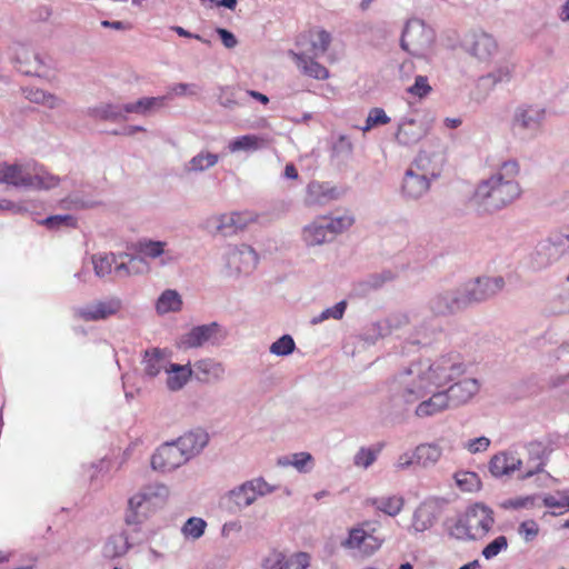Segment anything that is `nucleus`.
Listing matches in <instances>:
<instances>
[{"instance_id":"62","label":"nucleus","mask_w":569,"mask_h":569,"mask_svg":"<svg viewBox=\"0 0 569 569\" xmlns=\"http://www.w3.org/2000/svg\"><path fill=\"white\" fill-rule=\"evenodd\" d=\"M431 87L428 82V78L426 76H417L415 78V82L411 87L407 89V91L418 98H425L431 92Z\"/></svg>"},{"instance_id":"5","label":"nucleus","mask_w":569,"mask_h":569,"mask_svg":"<svg viewBox=\"0 0 569 569\" xmlns=\"http://www.w3.org/2000/svg\"><path fill=\"white\" fill-rule=\"evenodd\" d=\"M277 489V486L268 483L263 477L247 480L228 491L229 508L233 512L242 511L253 505L258 498L266 497Z\"/></svg>"},{"instance_id":"48","label":"nucleus","mask_w":569,"mask_h":569,"mask_svg":"<svg viewBox=\"0 0 569 569\" xmlns=\"http://www.w3.org/2000/svg\"><path fill=\"white\" fill-rule=\"evenodd\" d=\"M41 224L46 226L49 230H59L62 228H76L77 218L72 214H54L43 219Z\"/></svg>"},{"instance_id":"50","label":"nucleus","mask_w":569,"mask_h":569,"mask_svg":"<svg viewBox=\"0 0 569 569\" xmlns=\"http://www.w3.org/2000/svg\"><path fill=\"white\" fill-rule=\"evenodd\" d=\"M296 349V342L290 335H283L269 347L270 353L279 357L291 355Z\"/></svg>"},{"instance_id":"44","label":"nucleus","mask_w":569,"mask_h":569,"mask_svg":"<svg viewBox=\"0 0 569 569\" xmlns=\"http://www.w3.org/2000/svg\"><path fill=\"white\" fill-rule=\"evenodd\" d=\"M331 34L323 30H317V31H310L309 32V41H310V54H313V57H321L323 56L327 50L329 49V46L331 43Z\"/></svg>"},{"instance_id":"52","label":"nucleus","mask_w":569,"mask_h":569,"mask_svg":"<svg viewBox=\"0 0 569 569\" xmlns=\"http://www.w3.org/2000/svg\"><path fill=\"white\" fill-rule=\"evenodd\" d=\"M206 527L207 522L202 518L191 517L184 522L182 533L188 538L199 539L203 536Z\"/></svg>"},{"instance_id":"54","label":"nucleus","mask_w":569,"mask_h":569,"mask_svg":"<svg viewBox=\"0 0 569 569\" xmlns=\"http://www.w3.org/2000/svg\"><path fill=\"white\" fill-rule=\"evenodd\" d=\"M380 448L361 447L353 457V465L361 468H369L378 458Z\"/></svg>"},{"instance_id":"21","label":"nucleus","mask_w":569,"mask_h":569,"mask_svg":"<svg viewBox=\"0 0 569 569\" xmlns=\"http://www.w3.org/2000/svg\"><path fill=\"white\" fill-rule=\"evenodd\" d=\"M438 389L431 388V391L425 398L419 399L416 403L415 415L418 418H428L450 409V405L445 391H437Z\"/></svg>"},{"instance_id":"41","label":"nucleus","mask_w":569,"mask_h":569,"mask_svg":"<svg viewBox=\"0 0 569 569\" xmlns=\"http://www.w3.org/2000/svg\"><path fill=\"white\" fill-rule=\"evenodd\" d=\"M181 307V297L172 289L164 290L156 302V310L159 315L180 311Z\"/></svg>"},{"instance_id":"23","label":"nucleus","mask_w":569,"mask_h":569,"mask_svg":"<svg viewBox=\"0 0 569 569\" xmlns=\"http://www.w3.org/2000/svg\"><path fill=\"white\" fill-rule=\"evenodd\" d=\"M288 56L295 61L298 70L303 76L317 80H327L330 77L329 70L316 61L318 57L307 54L306 52H296L295 50H289Z\"/></svg>"},{"instance_id":"56","label":"nucleus","mask_w":569,"mask_h":569,"mask_svg":"<svg viewBox=\"0 0 569 569\" xmlns=\"http://www.w3.org/2000/svg\"><path fill=\"white\" fill-rule=\"evenodd\" d=\"M31 179H34V181H32L33 183L31 189H50L57 187L60 182L59 177L50 174L43 170L32 173Z\"/></svg>"},{"instance_id":"12","label":"nucleus","mask_w":569,"mask_h":569,"mask_svg":"<svg viewBox=\"0 0 569 569\" xmlns=\"http://www.w3.org/2000/svg\"><path fill=\"white\" fill-rule=\"evenodd\" d=\"M466 50L481 61L490 60L498 51L496 39L485 31H471L465 40Z\"/></svg>"},{"instance_id":"18","label":"nucleus","mask_w":569,"mask_h":569,"mask_svg":"<svg viewBox=\"0 0 569 569\" xmlns=\"http://www.w3.org/2000/svg\"><path fill=\"white\" fill-rule=\"evenodd\" d=\"M382 540L366 531L362 527L352 528L348 538L341 542L346 549H357L361 556H371L381 547Z\"/></svg>"},{"instance_id":"26","label":"nucleus","mask_w":569,"mask_h":569,"mask_svg":"<svg viewBox=\"0 0 569 569\" xmlns=\"http://www.w3.org/2000/svg\"><path fill=\"white\" fill-rule=\"evenodd\" d=\"M174 441L179 446L187 461H189L193 457L198 456L208 445L209 435L202 429H194L183 433Z\"/></svg>"},{"instance_id":"35","label":"nucleus","mask_w":569,"mask_h":569,"mask_svg":"<svg viewBox=\"0 0 569 569\" xmlns=\"http://www.w3.org/2000/svg\"><path fill=\"white\" fill-rule=\"evenodd\" d=\"M325 222L326 219L319 217L302 228L301 237L306 246L316 247L321 246L328 241L329 231Z\"/></svg>"},{"instance_id":"1","label":"nucleus","mask_w":569,"mask_h":569,"mask_svg":"<svg viewBox=\"0 0 569 569\" xmlns=\"http://www.w3.org/2000/svg\"><path fill=\"white\" fill-rule=\"evenodd\" d=\"M466 371L459 353L450 352L435 360L423 359L412 362L399 372L391 386V400L395 407L403 410L428 396L431 388L439 389L461 377Z\"/></svg>"},{"instance_id":"28","label":"nucleus","mask_w":569,"mask_h":569,"mask_svg":"<svg viewBox=\"0 0 569 569\" xmlns=\"http://www.w3.org/2000/svg\"><path fill=\"white\" fill-rule=\"evenodd\" d=\"M408 323L406 315L393 316L377 322L371 323L362 333L363 340L369 343H375L379 338L391 335L395 328Z\"/></svg>"},{"instance_id":"11","label":"nucleus","mask_w":569,"mask_h":569,"mask_svg":"<svg viewBox=\"0 0 569 569\" xmlns=\"http://www.w3.org/2000/svg\"><path fill=\"white\" fill-rule=\"evenodd\" d=\"M187 459L176 441L160 446L151 457V467L160 472H171L184 465Z\"/></svg>"},{"instance_id":"31","label":"nucleus","mask_w":569,"mask_h":569,"mask_svg":"<svg viewBox=\"0 0 569 569\" xmlns=\"http://www.w3.org/2000/svg\"><path fill=\"white\" fill-rule=\"evenodd\" d=\"M132 546L133 542L131 541L130 535L123 530L107 538L102 547V556L110 560L120 558L123 557Z\"/></svg>"},{"instance_id":"3","label":"nucleus","mask_w":569,"mask_h":569,"mask_svg":"<svg viewBox=\"0 0 569 569\" xmlns=\"http://www.w3.org/2000/svg\"><path fill=\"white\" fill-rule=\"evenodd\" d=\"M169 489L161 483L148 485L139 492L133 495L128 501V509L124 522L132 527L133 532L140 530V526L154 512L162 507L168 498Z\"/></svg>"},{"instance_id":"51","label":"nucleus","mask_w":569,"mask_h":569,"mask_svg":"<svg viewBox=\"0 0 569 569\" xmlns=\"http://www.w3.org/2000/svg\"><path fill=\"white\" fill-rule=\"evenodd\" d=\"M449 535L459 540H475L473 531L469 529L465 515L457 518L449 527Z\"/></svg>"},{"instance_id":"15","label":"nucleus","mask_w":569,"mask_h":569,"mask_svg":"<svg viewBox=\"0 0 569 569\" xmlns=\"http://www.w3.org/2000/svg\"><path fill=\"white\" fill-rule=\"evenodd\" d=\"M465 517L476 539L486 536L495 523L492 509L483 503H475L469 507Z\"/></svg>"},{"instance_id":"40","label":"nucleus","mask_w":569,"mask_h":569,"mask_svg":"<svg viewBox=\"0 0 569 569\" xmlns=\"http://www.w3.org/2000/svg\"><path fill=\"white\" fill-rule=\"evenodd\" d=\"M219 161V154L212 153L210 151H200L196 156H193L186 164L184 171L188 173L191 172H203L212 167H214Z\"/></svg>"},{"instance_id":"39","label":"nucleus","mask_w":569,"mask_h":569,"mask_svg":"<svg viewBox=\"0 0 569 569\" xmlns=\"http://www.w3.org/2000/svg\"><path fill=\"white\" fill-rule=\"evenodd\" d=\"M442 455V449L437 443H422L419 445L415 451L413 457H416V465H419L423 468H428L435 466Z\"/></svg>"},{"instance_id":"53","label":"nucleus","mask_w":569,"mask_h":569,"mask_svg":"<svg viewBox=\"0 0 569 569\" xmlns=\"http://www.w3.org/2000/svg\"><path fill=\"white\" fill-rule=\"evenodd\" d=\"M390 121L391 119L387 116L386 111L382 108L376 107L370 109L366 123L361 130L367 132L377 126L388 124Z\"/></svg>"},{"instance_id":"58","label":"nucleus","mask_w":569,"mask_h":569,"mask_svg":"<svg viewBox=\"0 0 569 569\" xmlns=\"http://www.w3.org/2000/svg\"><path fill=\"white\" fill-rule=\"evenodd\" d=\"M352 152L353 144L350 138L343 134L339 136L332 146L333 156L347 160L351 157Z\"/></svg>"},{"instance_id":"37","label":"nucleus","mask_w":569,"mask_h":569,"mask_svg":"<svg viewBox=\"0 0 569 569\" xmlns=\"http://www.w3.org/2000/svg\"><path fill=\"white\" fill-rule=\"evenodd\" d=\"M16 69L26 74H39V70L43 66L40 56L26 48H22L14 57Z\"/></svg>"},{"instance_id":"45","label":"nucleus","mask_w":569,"mask_h":569,"mask_svg":"<svg viewBox=\"0 0 569 569\" xmlns=\"http://www.w3.org/2000/svg\"><path fill=\"white\" fill-rule=\"evenodd\" d=\"M264 143V139L254 134H244L237 137L229 142V150L231 152L237 151H254L260 149Z\"/></svg>"},{"instance_id":"47","label":"nucleus","mask_w":569,"mask_h":569,"mask_svg":"<svg viewBox=\"0 0 569 569\" xmlns=\"http://www.w3.org/2000/svg\"><path fill=\"white\" fill-rule=\"evenodd\" d=\"M166 246L164 241L142 239L138 241L137 249L140 254L156 259L166 253Z\"/></svg>"},{"instance_id":"43","label":"nucleus","mask_w":569,"mask_h":569,"mask_svg":"<svg viewBox=\"0 0 569 569\" xmlns=\"http://www.w3.org/2000/svg\"><path fill=\"white\" fill-rule=\"evenodd\" d=\"M369 501L376 509L391 517L400 513L405 503L403 498L400 496L372 498Z\"/></svg>"},{"instance_id":"4","label":"nucleus","mask_w":569,"mask_h":569,"mask_svg":"<svg viewBox=\"0 0 569 569\" xmlns=\"http://www.w3.org/2000/svg\"><path fill=\"white\" fill-rule=\"evenodd\" d=\"M436 43V32L423 20L409 19L403 28L400 47L411 56L418 58L429 57Z\"/></svg>"},{"instance_id":"9","label":"nucleus","mask_w":569,"mask_h":569,"mask_svg":"<svg viewBox=\"0 0 569 569\" xmlns=\"http://www.w3.org/2000/svg\"><path fill=\"white\" fill-rule=\"evenodd\" d=\"M226 337L218 322L194 326L188 332L181 335L177 341L180 350L197 349L206 343L217 345Z\"/></svg>"},{"instance_id":"60","label":"nucleus","mask_w":569,"mask_h":569,"mask_svg":"<svg viewBox=\"0 0 569 569\" xmlns=\"http://www.w3.org/2000/svg\"><path fill=\"white\" fill-rule=\"evenodd\" d=\"M508 548V540L505 536H499L489 542L483 549L481 555L490 560L498 556L502 550Z\"/></svg>"},{"instance_id":"2","label":"nucleus","mask_w":569,"mask_h":569,"mask_svg":"<svg viewBox=\"0 0 569 569\" xmlns=\"http://www.w3.org/2000/svg\"><path fill=\"white\" fill-rule=\"evenodd\" d=\"M517 160H507L490 178L482 180L473 193L472 201L478 211L497 212L512 203L521 194V188L515 178L519 173Z\"/></svg>"},{"instance_id":"29","label":"nucleus","mask_w":569,"mask_h":569,"mask_svg":"<svg viewBox=\"0 0 569 569\" xmlns=\"http://www.w3.org/2000/svg\"><path fill=\"white\" fill-rule=\"evenodd\" d=\"M442 163L443 158L441 156H431L427 151H420L410 167L432 181L440 177Z\"/></svg>"},{"instance_id":"64","label":"nucleus","mask_w":569,"mask_h":569,"mask_svg":"<svg viewBox=\"0 0 569 569\" xmlns=\"http://www.w3.org/2000/svg\"><path fill=\"white\" fill-rule=\"evenodd\" d=\"M559 498L552 495H546L542 499L543 506L548 508H562L569 509V490L558 491Z\"/></svg>"},{"instance_id":"30","label":"nucleus","mask_w":569,"mask_h":569,"mask_svg":"<svg viewBox=\"0 0 569 569\" xmlns=\"http://www.w3.org/2000/svg\"><path fill=\"white\" fill-rule=\"evenodd\" d=\"M259 261L258 253L249 244H240L233 248L230 252V262L237 264V270L240 273L252 272Z\"/></svg>"},{"instance_id":"33","label":"nucleus","mask_w":569,"mask_h":569,"mask_svg":"<svg viewBox=\"0 0 569 569\" xmlns=\"http://www.w3.org/2000/svg\"><path fill=\"white\" fill-rule=\"evenodd\" d=\"M166 372L168 375L166 386L170 391L181 390L193 377V370L190 362L187 365L171 362Z\"/></svg>"},{"instance_id":"20","label":"nucleus","mask_w":569,"mask_h":569,"mask_svg":"<svg viewBox=\"0 0 569 569\" xmlns=\"http://www.w3.org/2000/svg\"><path fill=\"white\" fill-rule=\"evenodd\" d=\"M431 180L427 179L426 176L416 172V170L410 167L406 170L402 183H401V196L406 200H419L430 189Z\"/></svg>"},{"instance_id":"27","label":"nucleus","mask_w":569,"mask_h":569,"mask_svg":"<svg viewBox=\"0 0 569 569\" xmlns=\"http://www.w3.org/2000/svg\"><path fill=\"white\" fill-rule=\"evenodd\" d=\"M32 173L21 164L0 163V183L11 184L16 188L31 189Z\"/></svg>"},{"instance_id":"61","label":"nucleus","mask_w":569,"mask_h":569,"mask_svg":"<svg viewBox=\"0 0 569 569\" xmlns=\"http://www.w3.org/2000/svg\"><path fill=\"white\" fill-rule=\"evenodd\" d=\"M457 485L466 491H473L480 488V479L476 472H461L456 476Z\"/></svg>"},{"instance_id":"59","label":"nucleus","mask_w":569,"mask_h":569,"mask_svg":"<svg viewBox=\"0 0 569 569\" xmlns=\"http://www.w3.org/2000/svg\"><path fill=\"white\" fill-rule=\"evenodd\" d=\"M202 92V87L198 83H174L169 88V93L177 97H196Z\"/></svg>"},{"instance_id":"7","label":"nucleus","mask_w":569,"mask_h":569,"mask_svg":"<svg viewBox=\"0 0 569 569\" xmlns=\"http://www.w3.org/2000/svg\"><path fill=\"white\" fill-rule=\"evenodd\" d=\"M569 248V229L550 234L541 240L531 254V263L536 269H542L557 261Z\"/></svg>"},{"instance_id":"22","label":"nucleus","mask_w":569,"mask_h":569,"mask_svg":"<svg viewBox=\"0 0 569 569\" xmlns=\"http://www.w3.org/2000/svg\"><path fill=\"white\" fill-rule=\"evenodd\" d=\"M521 466V458L515 451L507 450L493 455L489 461L488 468L493 477L501 478L520 470Z\"/></svg>"},{"instance_id":"57","label":"nucleus","mask_w":569,"mask_h":569,"mask_svg":"<svg viewBox=\"0 0 569 569\" xmlns=\"http://www.w3.org/2000/svg\"><path fill=\"white\" fill-rule=\"evenodd\" d=\"M310 565V556L307 552H297L287 556L279 569H307Z\"/></svg>"},{"instance_id":"34","label":"nucleus","mask_w":569,"mask_h":569,"mask_svg":"<svg viewBox=\"0 0 569 569\" xmlns=\"http://www.w3.org/2000/svg\"><path fill=\"white\" fill-rule=\"evenodd\" d=\"M86 114L94 120L119 122L127 120L123 104L100 103L87 109Z\"/></svg>"},{"instance_id":"10","label":"nucleus","mask_w":569,"mask_h":569,"mask_svg":"<svg viewBox=\"0 0 569 569\" xmlns=\"http://www.w3.org/2000/svg\"><path fill=\"white\" fill-rule=\"evenodd\" d=\"M429 308L437 316L453 315L467 308L461 286L435 293L429 300Z\"/></svg>"},{"instance_id":"14","label":"nucleus","mask_w":569,"mask_h":569,"mask_svg":"<svg viewBox=\"0 0 569 569\" xmlns=\"http://www.w3.org/2000/svg\"><path fill=\"white\" fill-rule=\"evenodd\" d=\"M429 126L427 121L405 116L398 123L396 140L402 146H412L427 136Z\"/></svg>"},{"instance_id":"32","label":"nucleus","mask_w":569,"mask_h":569,"mask_svg":"<svg viewBox=\"0 0 569 569\" xmlns=\"http://www.w3.org/2000/svg\"><path fill=\"white\" fill-rule=\"evenodd\" d=\"M142 363L144 375L149 378H154L162 370L166 371L171 362L166 349L153 348L144 351Z\"/></svg>"},{"instance_id":"13","label":"nucleus","mask_w":569,"mask_h":569,"mask_svg":"<svg viewBox=\"0 0 569 569\" xmlns=\"http://www.w3.org/2000/svg\"><path fill=\"white\" fill-rule=\"evenodd\" d=\"M256 220L257 216L253 212L233 211L214 217L212 222L217 232L223 237H230L236 234L238 231L243 230L248 224L254 222Z\"/></svg>"},{"instance_id":"8","label":"nucleus","mask_w":569,"mask_h":569,"mask_svg":"<svg viewBox=\"0 0 569 569\" xmlns=\"http://www.w3.org/2000/svg\"><path fill=\"white\" fill-rule=\"evenodd\" d=\"M505 287V279L498 277H478L461 284L467 308L473 303L487 301L497 296Z\"/></svg>"},{"instance_id":"24","label":"nucleus","mask_w":569,"mask_h":569,"mask_svg":"<svg viewBox=\"0 0 569 569\" xmlns=\"http://www.w3.org/2000/svg\"><path fill=\"white\" fill-rule=\"evenodd\" d=\"M191 367L193 370V378L203 383L221 381L226 375L223 363L212 358L200 359Z\"/></svg>"},{"instance_id":"55","label":"nucleus","mask_w":569,"mask_h":569,"mask_svg":"<svg viewBox=\"0 0 569 569\" xmlns=\"http://www.w3.org/2000/svg\"><path fill=\"white\" fill-rule=\"evenodd\" d=\"M346 309H347V302L346 301H339L335 306L325 309L317 317H313L312 320H311V323L312 325H318V323H320V322H322L325 320H328V319L340 320L343 317Z\"/></svg>"},{"instance_id":"17","label":"nucleus","mask_w":569,"mask_h":569,"mask_svg":"<svg viewBox=\"0 0 569 569\" xmlns=\"http://www.w3.org/2000/svg\"><path fill=\"white\" fill-rule=\"evenodd\" d=\"M121 308L122 301L117 297H112L77 308L74 313L84 321H99L116 315Z\"/></svg>"},{"instance_id":"63","label":"nucleus","mask_w":569,"mask_h":569,"mask_svg":"<svg viewBox=\"0 0 569 569\" xmlns=\"http://www.w3.org/2000/svg\"><path fill=\"white\" fill-rule=\"evenodd\" d=\"M518 533L526 542H531L539 535V526L533 519L525 520L519 525Z\"/></svg>"},{"instance_id":"46","label":"nucleus","mask_w":569,"mask_h":569,"mask_svg":"<svg viewBox=\"0 0 569 569\" xmlns=\"http://www.w3.org/2000/svg\"><path fill=\"white\" fill-rule=\"evenodd\" d=\"M321 218L326 219L325 223L329 231V234H331V236H335V234L346 231L355 222L353 216H351L349 213H343L342 216H339V217L322 216Z\"/></svg>"},{"instance_id":"49","label":"nucleus","mask_w":569,"mask_h":569,"mask_svg":"<svg viewBox=\"0 0 569 569\" xmlns=\"http://www.w3.org/2000/svg\"><path fill=\"white\" fill-rule=\"evenodd\" d=\"M113 263H116V257L113 253H99L92 256L93 270L96 276L99 278L109 274L112 270Z\"/></svg>"},{"instance_id":"6","label":"nucleus","mask_w":569,"mask_h":569,"mask_svg":"<svg viewBox=\"0 0 569 569\" xmlns=\"http://www.w3.org/2000/svg\"><path fill=\"white\" fill-rule=\"evenodd\" d=\"M546 117V108L539 104H520L512 113L511 130L521 138L533 139L541 132Z\"/></svg>"},{"instance_id":"25","label":"nucleus","mask_w":569,"mask_h":569,"mask_svg":"<svg viewBox=\"0 0 569 569\" xmlns=\"http://www.w3.org/2000/svg\"><path fill=\"white\" fill-rule=\"evenodd\" d=\"M443 391L450 407L457 408L468 402L479 391V383L477 379L467 378L451 385Z\"/></svg>"},{"instance_id":"38","label":"nucleus","mask_w":569,"mask_h":569,"mask_svg":"<svg viewBox=\"0 0 569 569\" xmlns=\"http://www.w3.org/2000/svg\"><path fill=\"white\" fill-rule=\"evenodd\" d=\"M167 97H143L134 102L123 103L124 116L136 113L148 116L153 109H160L164 106Z\"/></svg>"},{"instance_id":"36","label":"nucleus","mask_w":569,"mask_h":569,"mask_svg":"<svg viewBox=\"0 0 569 569\" xmlns=\"http://www.w3.org/2000/svg\"><path fill=\"white\" fill-rule=\"evenodd\" d=\"M396 278L397 272L391 269L371 273L357 283V290L360 295H368L371 291L382 288L386 283L393 281Z\"/></svg>"},{"instance_id":"19","label":"nucleus","mask_w":569,"mask_h":569,"mask_svg":"<svg viewBox=\"0 0 569 569\" xmlns=\"http://www.w3.org/2000/svg\"><path fill=\"white\" fill-rule=\"evenodd\" d=\"M342 192L330 182L311 181L306 189L305 204L322 207L341 197Z\"/></svg>"},{"instance_id":"16","label":"nucleus","mask_w":569,"mask_h":569,"mask_svg":"<svg viewBox=\"0 0 569 569\" xmlns=\"http://www.w3.org/2000/svg\"><path fill=\"white\" fill-rule=\"evenodd\" d=\"M526 448L529 455L528 463L535 462V466L519 475L521 480L542 472L550 453L553 451L551 440L549 439L530 441Z\"/></svg>"},{"instance_id":"42","label":"nucleus","mask_w":569,"mask_h":569,"mask_svg":"<svg viewBox=\"0 0 569 569\" xmlns=\"http://www.w3.org/2000/svg\"><path fill=\"white\" fill-rule=\"evenodd\" d=\"M26 98L37 104L44 106L49 109H56L59 108L63 101L59 97L47 92L42 89L38 88H27L24 90Z\"/></svg>"}]
</instances>
